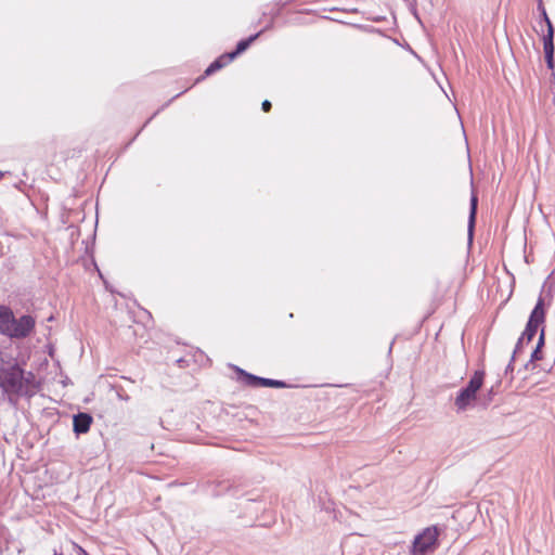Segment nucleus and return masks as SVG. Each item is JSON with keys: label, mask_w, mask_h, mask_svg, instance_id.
Returning <instances> with one entry per match:
<instances>
[{"label": "nucleus", "mask_w": 555, "mask_h": 555, "mask_svg": "<svg viewBox=\"0 0 555 555\" xmlns=\"http://www.w3.org/2000/svg\"><path fill=\"white\" fill-rule=\"evenodd\" d=\"M40 388V383L30 371H25L15 361H4L0 358V389L9 397H34Z\"/></svg>", "instance_id": "1"}, {"label": "nucleus", "mask_w": 555, "mask_h": 555, "mask_svg": "<svg viewBox=\"0 0 555 555\" xmlns=\"http://www.w3.org/2000/svg\"><path fill=\"white\" fill-rule=\"evenodd\" d=\"M36 321L31 315H23L16 319L12 310L0 306V332L11 338H25L35 328Z\"/></svg>", "instance_id": "2"}, {"label": "nucleus", "mask_w": 555, "mask_h": 555, "mask_svg": "<svg viewBox=\"0 0 555 555\" xmlns=\"http://www.w3.org/2000/svg\"><path fill=\"white\" fill-rule=\"evenodd\" d=\"M485 371H475L466 387L461 389L454 399V405L459 412L466 411L474 406L477 400V393L485 382Z\"/></svg>", "instance_id": "3"}, {"label": "nucleus", "mask_w": 555, "mask_h": 555, "mask_svg": "<svg viewBox=\"0 0 555 555\" xmlns=\"http://www.w3.org/2000/svg\"><path fill=\"white\" fill-rule=\"evenodd\" d=\"M545 318L546 311L544 307V299L539 297L534 309L531 311L526 328L519 338V344L524 341L530 343L535 336L539 327L542 328L543 324L545 323Z\"/></svg>", "instance_id": "4"}, {"label": "nucleus", "mask_w": 555, "mask_h": 555, "mask_svg": "<svg viewBox=\"0 0 555 555\" xmlns=\"http://www.w3.org/2000/svg\"><path fill=\"white\" fill-rule=\"evenodd\" d=\"M438 529L436 527H428L415 537L412 547V555H425L428 552H434L438 541Z\"/></svg>", "instance_id": "5"}, {"label": "nucleus", "mask_w": 555, "mask_h": 555, "mask_svg": "<svg viewBox=\"0 0 555 555\" xmlns=\"http://www.w3.org/2000/svg\"><path fill=\"white\" fill-rule=\"evenodd\" d=\"M543 20L547 27V33L543 36V50L545 54V61L550 69H554V27L547 16L546 12H543Z\"/></svg>", "instance_id": "6"}, {"label": "nucleus", "mask_w": 555, "mask_h": 555, "mask_svg": "<svg viewBox=\"0 0 555 555\" xmlns=\"http://www.w3.org/2000/svg\"><path fill=\"white\" fill-rule=\"evenodd\" d=\"M244 377L246 384L253 387L283 388L286 386L285 383L282 380L257 377L248 373H244Z\"/></svg>", "instance_id": "7"}, {"label": "nucleus", "mask_w": 555, "mask_h": 555, "mask_svg": "<svg viewBox=\"0 0 555 555\" xmlns=\"http://www.w3.org/2000/svg\"><path fill=\"white\" fill-rule=\"evenodd\" d=\"M233 61V55H229L228 53L220 55L217 60H215L205 70L204 76L198 78L197 81L203 79L206 76H209L217 70L223 68L228 64H230Z\"/></svg>", "instance_id": "8"}, {"label": "nucleus", "mask_w": 555, "mask_h": 555, "mask_svg": "<svg viewBox=\"0 0 555 555\" xmlns=\"http://www.w3.org/2000/svg\"><path fill=\"white\" fill-rule=\"evenodd\" d=\"M92 418L86 413H80L74 417V430L78 434L87 433L91 426Z\"/></svg>", "instance_id": "9"}, {"label": "nucleus", "mask_w": 555, "mask_h": 555, "mask_svg": "<svg viewBox=\"0 0 555 555\" xmlns=\"http://www.w3.org/2000/svg\"><path fill=\"white\" fill-rule=\"evenodd\" d=\"M260 34H261V31L254 36H250L249 38H247L245 40H241L237 43L235 51L230 52L228 54L233 55V60H234L238 54L243 53L259 37Z\"/></svg>", "instance_id": "10"}, {"label": "nucleus", "mask_w": 555, "mask_h": 555, "mask_svg": "<svg viewBox=\"0 0 555 555\" xmlns=\"http://www.w3.org/2000/svg\"><path fill=\"white\" fill-rule=\"evenodd\" d=\"M477 204H478L477 195L473 194L472 198H470V211H469V222H468V231H469L470 235L473 234V230L475 227Z\"/></svg>", "instance_id": "11"}, {"label": "nucleus", "mask_w": 555, "mask_h": 555, "mask_svg": "<svg viewBox=\"0 0 555 555\" xmlns=\"http://www.w3.org/2000/svg\"><path fill=\"white\" fill-rule=\"evenodd\" d=\"M545 343V328L542 326L539 335V340L535 348L542 349Z\"/></svg>", "instance_id": "12"}, {"label": "nucleus", "mask_w": 555, "mask_h": 555, "mask_svg": "<svg viewBox=\"0 0 555 555\" xmlns=\"http://www.w3.org/2000/svg\"><path fill=\"white\" fill-rule=\"evenodd\" d=\"M543 356H542V349H539V348H535L531 354V361L534 362V361H540L542 360Z\"/></svg>", "instance_id": "13"}, {"label": "nucleus", "mask_w": 555, "mask_h": 555, "mask_svg": "<svg viewBox=\"0 0 555 555\" xmlns=\"http://www.w3.org/2000/svg\"><path fill=\"white\" fill-rule=\"evenodd\" d=\"M73 548L76 552V555H89L83 547L78 545L76 542H72Z\"/></svg>", "instance_id": "14"}, {"label": "nucleus", "mask_w": 555, "mask_h": 555, "mask_svg": "<svg viewBox=\"0 0 555 555\" xmlns=\"http://www.w3.org/2000/svg\"><path fill=\"white\" fill-rule=\"evenodd\" d=\"M261 107L263 109V112L268 113L270 112L272 105H271V102L269 100H264L261 104Z\"/></svg>", "instance_id": "15"}, {"label": "nucleus", "mask_w": 555, "mask_h": 555, "mask_svg": "<svg viewBox=\"0 0 555 555\" xmlns=\"http://www.w3.org/2000/svg\"><path fill=\"white\" fill-rule=\"evenodd\" d=\"M53 555H62V553H59L57 551H54Z\"/></svg>", "instance_id": "16"}]
</instances>
